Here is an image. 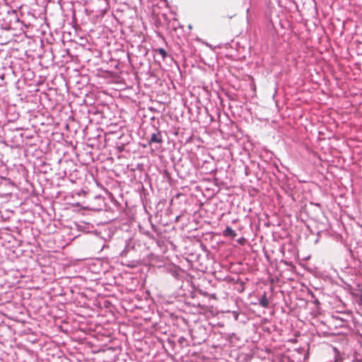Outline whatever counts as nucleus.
I'll return each instance as SVG.
<instances>
[{"label": "nucleus", "instance_id": "3", "mask_svg": "<svg viewBox=\"0 0 362 362\" xmlns=\"http://www.w3.org/2000/svg\"><path fill=\"white\" fill-rule=\"evenodd\" d=\"M259 305L263 308H268L269 305V302L267 299V294L264 293L263 296L259 300Z\"/></svg>", "mask_w": 362, "mask_h": 362}, {"label": "nucleus", "instance_id": "2", "mask_svg": "<svg viewBox=\"0 0 362 362\" xmlns=\"http://www.w3.org/2000/svg\"><path fill=\"white\" fill-rule=\"evenodd\" d=\"M223 235L234 238L237 235V233L230 227L227 226L226 229L223 230Z\"/></svg>", "mask_w": 362, "mask_h": 362}, {"label": "nucleus", "instance_id": "4", "mask_svg": "<svg viewBox=\"0 0 362 362\" xmlns=\"http://www.w3.org/2000/svg\"><path fill=\"white\" fill-rule=\"evenodd\" d=\"M157 52L162 56L163 59H165L168 55L166 51L163 48H158L157 49Z\"/></svg>", "mask_w": 362, "mask_h": 362}, {"label": "nucleus", "instance_id": "7", "mask_svg": "<svg viewBox=\"0 0 362 362\" xmlns=\"http://www.w3.org/2000/svg\"><path fill=\"white\" fill-rule=\"evenodd\" d=\"M334 350L336 354H338V351H337V349L336 348H334Z\"/></svg>", "mask_w": 362, "mask_h": 362}, {"label": "nucleus", "instance_id": "10", "mask_svg": "<svg viewBox=\"0 0 362 362\" xmlns=\"http://www.w3.org/2000/svg\"><path fill=\"white\" fill-rule=\"evenodd\" d=\"M105 1H107V0H104Z\"/></svg>", "mask_w": 362, "mask_h": 362}, {"label": "nucleus", "instance_id": "9", "mask_svg": "<svg viewBox=\"0 0 362 362\" xmlns=\"http://www.w3.org/2000/svg\"><path fill=\"white\" fill-rule=\"evenodd\" d=\"M242 240H244V238H242V240H238V242H239V243H241V242H242Z\"/></svg>", "mask_w": 362, "mask_h": 362}, {"label": "nucleus", "instance_id": "6", "mask_svg": "<svg viewBox=\"0 0 362 362\" xmlns=\"http://www.w3.org/2000/svg\"><path fill=\"white\" fill-rule=\"evenodd\" d=\"M339 358L336 356L334 362H339Z\"/></svg>", "mask_w": 362, "mask_h": 362}, {"label": "nucleus", "instance_id": "8", "mask_svg": "<svg viewBox=\"0 0 362 362\" xmlns=\"http://www.w3.org/2000/svg\"><path fill=\"white\" fill-rule=\"evenodd\" d=\"M242 240H244V238H242V240H238V242H239V243H241V242H242Z\"/></svg>", "mask_w": 362, "mask_h": 362}, {"label": "nucleus", "instance_id": "1", "mask_svg": "<svg viewBox=\"0 0 362 362\" xmlns=\"http://www.w3.org/2000/svg\"><path fill=\"white\" fill-rule=\"evenodd\" d=\"M163 142V139L161 136V133L159 131H157L155 133H153L151 136L149 140V144H152L153 143L156 144H161Z\"/></svg>", "mask_w": 362, "mask_h": 362}, {"label": "nucleus", "instance_id": "5", "mask_svg": "<svg viewBox=\"0 0 362 362\" xmlns=\"http://www.w3.org/2000/svg\"><path fill=\"white\" fill-rule=\"evenodd\" d=\"M352 362H362V361L361 359L356 358V359L353 360Z\"/></svg>", "mask_w": 362, "mask_h": 362}]
</instances>
